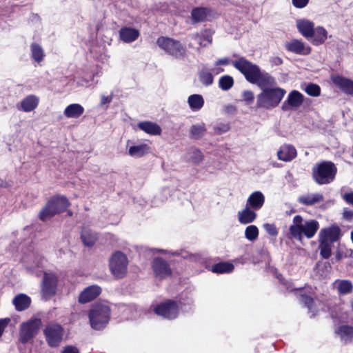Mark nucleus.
Listing matches in <instances>:
<instances>
[{"mask_svg": "<svg viewBox=\"0 0 353 353\" xmlns=\"http://www.w3.org/2000/svg\"><path fill=\"white\" fill-rule=\"evenodd\" d=\"M340 228L338 226H331L322 229L319 232V240L333 243L339 239Z\"/></svg>", "mask_w": 353, "mask_h": 353, "instance_id": "2eb2a0df", "label": "nucleus"}, {"mask_svg": "<svg viewBox=\"0 0 353 353\" xmlns=\"http://www.w3.org/2000/svg\"><path fill=\"white\" fill-rule=\"evenodd\" d=\"M286 91L279 87L264 88L257 95L256 108L271 110L276 108L285 96Z\"/></svg>", "mask_w": 353, "mask_h": 353, "instance_id": "f03ea898", "label": "nucleus"}, {"mask_svg": "<svg viewBox=\"0 0 353 353\" xmlns=\"http://www.w3.org/2000/svg\"><path fill=\"white\" fill-rule=\"evenodd\" d=\"M138 128L150 135H160L161 127L156 123L151 121H142L138 123Z\"/></svg>", "mask_w": 353, "mask_h": 353, "instance_id": "cd10ccee", "label": "nucleus"}, {"mask_svg": "<svg viewBox=\"0 0 353 353\" xmlns=\"http://www.w3.org/2000/svg\"><path fill=\"white\" fill-rule=\"evenodd\" d=\"M342 197L346 203L353 205V192L345 193Z\"/></svg>", "mask_w": 353, "mask_h": 353, "instance_id": "5fc2aeb1", "label": "nucleus"}, {"mask_svg": "<svg viewBox=\"0 0 353 353\" xmlns=\"http://www.w3.org/2000/svg\"><path fill=\"white\" fill-rule=\"evenodd\" d=\"M152 267L155 276L159 279H163L171 275L172 271L169 264L161 258H155Z\"/></svg>", "mask_w": 353, "mask_h": 353, "instance_id": "ddd939ff", "label": "nucleus"}, {"mask_svg": "<svg viewBox=\"0 0 353 353\" xmlns=\"http://www.w3.org/2000/svg\"><path fill=\"white\" fill-rule=\"evenodd\" d=\"M285 48L289 52L299 55H307L311 52L310 46L299 39H292L286 42Z\"/></svg>", "mask_w": 353, "mask_h": 353, "instance_id": "4468645a", "label": "nucleus"}, {"mask_svg": "<svg viewBox=\"0 0 353 353\" xmlns=\"http://www.w3.org/2000/svg\"><path fill=\"white\" fill-rule=\"evenodd\" d=\"M154 312L165 319H173L179 314V306L176 301L168 300L157 305Z\"/></svg>", "mask_w": 353, "mask_h": 353, "instance_id": "9b49d317", "label": "nucleus"}, {"mask_svg": "<svg viewBox=\"0 0 353 353\" xmlns=\"http://www.w3.org/2000/svg\"><path fill=\"white\" fill-rule=\"evenodd\" d=\"M270 61L274 65H279L283 63L282 59L279 57H272Z\"/></svg>", "mask_w": 353, "mask_h": 353, "instance_id": "680f3d73", "label": "nucleus"}, {"mask_svg": "<svg viewBox=\"0 0 353 353\" xmlns=\"http://www.w3.org/2000/svg\"><path fill=\"white\" fill-rule=\"evenodd\" d=\"M234 84V79L229 75H224L219 79V88L223 90H230Z\"/></svg>", "mask_w": 353, "mask_h": 353, "instance_id": "a18cd8bd", "label": "nucleus"}, {"mask_svg": "<svg viewBox=\"0 0 353 353\" xmlns=\"http://www.w3.org/2000/svg\"><path fill=\"white\" fill-rule=\"evenodd\" d=\"M189 46H190V48H192V45L191 43H190V44H189Z\"/></svg>", "mask_w": 353, "mask_h": 353, "instance_id": "338daca9", "label": "nucleus"}, {"mask_svg": "<svg viewBox=\"0 0 353 353\" xmlns=\"http://www.w3.org/2000/svg\"><path fill=\"white\" fill-rule=\"evenodd\" d=\"M333 83L344 92L353 95V81L341 76H334Z\"/></svg>", "mask_w": 353, "mask_h": 353, "instance_id": "a878e982", "label": "nucleus"}, {"mask_svg": "<svg viewBox=\"0 0 353 353\" xmlns=\"http://www.w3.org/2000/svg\"><path fill=\"white\" fill-rule=\"evenodd\" d=\"M205 132L206 128L203 123L193 125L190 128V137L193 139H199L203 137Z\"/></svg>", "mask_w": 353, "mask_h": 353, "instance_id": "e433bc0d", "label": "nucleus"}, {"mask_svg": "<svg viewBox=\"0 0 353 353\" xmlns=\"http://www.w3.org/2000/svg\"><path fill=\"white\" fill-rule=\"evenodd\" d=\"M41 326V321L39 318H31L22 323L19 327V341L23 344L27 343L34 338Z\"/></svg>", "mask_w": 353, "mask_h": 353, "instance_id": "0eeeda50", "label": "nucleus"}, {"mask_svg": "<svg viewBox=\"0 0 353 353\" xmlns=\"http://www.w3.org/2000/svg\"><path fill=\"white\" fill-rule=\"evenodd\" d=\"M31 57L37 63L43 60L45 57L44 51L41 46L33 43L30 46Z\"/></svg>", "mask_w": 353, "mask_h": 353, "instance_id": "58836bf2", "label": "nucleus"}, {"mask_svg": "<svg viewBox=\"0 0 353 353\" xmlns=\"http://www.w3.org/2000/svg\"><path fill=\"white\" fill-rule=\"evenodd\" d=\"M343 216L347 221H351L353 219V211L345 208L343 213Z\"/></svg>", "mask_w": 353, "mask_h": 353, "instance_id": "4d7b16f0", "label": "nucleus"}, {"mask_svg": "<svg viewBox=\"0 0 353 353\" xmlns=\"http://www.w3.org/2000/svg\"><path fill=\"white\" fill-rule=\"evenodd\" d=\"M263 228L265 232L272 236H276L278 235V230L274 223H264Z\"/></svg>", "mask_w": 353, "mask_h": 353, "instance_id": "09e8293b", "label": "nucleus"}, {"mask_svg": "<svg viewBox=\"0 0 353 353\" xmlns=\"http://www.w3.org/2000/svg\"><path fill=\"white\" fill-rule=\"evenodd\" d=\"M23 261H24V263H26L27 268H30V269L39 266V263H40V261L37 259H36V261H34L33 264H29V263H30L29 257H26L23 259Z\"/></svg>", "mask_w": 353, "mask_h": 353, "instance_id": "6e6d98bb", "label": "nucleus"}, {"mask_svg": "<svg viewBox=\"0 0 353 353\" xmlns=\"http://www.w3.org/2000/svg\"><path fill=\"white\" fill-rule=\"evenodd\" d=\"M10 319L9 318L1 319H0V336L3 333L6 327L8 325Z\"/></svg>", "mask_w": 353, "mask_h": 353, "instance_id": "864d4df0", "label": "nucleus"}, {"mask_svg": "<svg viewBox=\"0 0 353 353\" xmlns=\"http://www.w3.org/2000/svg\"><path fill=\"white\" fill-rule=\"evenodd\" d=\"M264 203L265 196L261 191L253 192L246 201V205L255 210H260Z\"/></svg>", "mask_w": 353, "mask_h": 353, "instance_id": "412c9836", "label": "nucleus"}, {"mask_svg": "<svg viewBox=\"0 0 353 353\" xmlns=\"http://www.w3.org/2000/svg\"><path fill=\"white\" fill-rule=\"evenodd\" d=\"M319 228L317 221L309 220L303 222L301 216L296 215L289 229L290 238L301 241L304 235L307 239H311L315 235Z\"/></svg>", "mask_w": 353, "mask_h": 353, "instance_id": "f257e3e1", "label": "nucleus"}, {"mask_svg": "<svg viewBox=\"0 0 353 353\" xmlns=\"http://www.w3.org/2000/svg\"><path fill=\"white\" fill-rule=\"evenodd\" d=\"M12 303L17 311H23L29 307L31 299L25 294H19L12 299Z\"/></svg>", "mask_w": 353, "mask_h": 353, "instance_id": "c85d7f7f", "label": "nucleus"}, {"mask_svg": "<svg viewBox=\"0 0 353 353\" xmlns=\"http://www.w3.org/2000/svg\"><path fill=\"white\" fill-rule=\"evenodd\" d=\"M351 240L353 243V230L351 232Z\"/></svg>", "mask_w": 353, "mask_h": 353, "instance_id": "0e129e2a", "label": "nucleus"}, {"mask_svg": "<svg viewBox=\"0 0 353 353\" xmlns=\"http://www.w3.org/2000/svg\"><path fill=\"white\" fill-rule=\"evenodd\" d=\"M199 77L200 81L205 86H209L212 84L214 78L212 72L202 70L199 73Z\"/></svg>", "mask_w": 353, "mask_h": 353, "instance_id": "c03bdc74", "label": "nucleus"}, {"mask_svg": "<svg viewBox=\"0 0 353 353\" xmlns=\"http://www.w3.org/2000/svg\"><path fill=\"white\" fill-rule=\"evenodd\" d=\"M128 259L120 251L113 252L109 259V268L111 274L117 279L123 278L128 272Z\"/></svg>", "mask_w": 353, "mask_h": 353, "instance_id": "423d86ee", "label": "nucleus"}, {"mask_svg": "<svg viewBox=\"0 0 353 353\" xmlns=\"http://www.w3.org/2000/svg\"><path fill=\"white\" fill-rule=\"evenodd\" d=\"M336 172V167L333 163L323 161L313 168L312 175L316 183L324 185L331 183L334 179Z\"/></svg>", "mask_w": 353, "mask_h": 353, "instance_id": "39448f33", "label": "nucleus"}, {"mask_svg": "<svg viewBox=\"0 0 353 353\" xmlns=\"http://www.w3.org/2000/svg\"><path fill=\"white\" fill-rule=\"evenodd\" d=\"M237 215L239 223L243 225L254 222L257 217L255 210H252V208L247 205H245L244 209L239 211Z\"/></svg>", "mask_w": 353, "mask_h": 353, "instance_id": "393cba45", "label": "nucleus"}, {"mask_svg": "<svg viewBox=\"0 0 353 353\" xmlns=\"http://www.w3.org/2000/svg\"><path fill=\"white\" fill-rule=\"evenodd\" d=\"M230 129L228 124H220L214 128V130L218 134H222L228 132Z\"/></svg>", "mask_w": 353, "mask_h": 353, "instance_id": "3c124183", "label": "nucleus"}, {"mask_svg": "<svg viewBox=\"0 0 353 353\" xmlns=\"http://www.w3.org/2000/svg\"><path fill=\"white\" fill-rule=\"evenodd\" d=\"M81 237L83 244L88 247H92L97 239L96 234L88 230H83Z\"/></svg>", "mask_w": 353, "mask_h": 353, "instance_id": "ea45409f", "label": "nucleus"}, {"mask_svg": "<svg viewBox=\"0 0 353 353\" xmlns=\"http://www.w3.org/2000/svg\"><path fill=\"white\" fill-rule=\"evenodd\" d=\"M188 103L192 110L198 111L203 106L204 99L201 95L194 94L188 97Z\"/></svg>", "mask_w": 353, "mask_h": 353, "instance_id": "72a5a7b5", "label": "nucleus"}, {"mask_svg": "<svg viewBox=\"0 0 353 353\" xmlns=\"http://www.w3.org/2000/svg\"><path fill=\"white\" fill-rule=\"evenodd\" d=\"M70 205L67 198L63 196L57 195L52 196L41 210L39 218L42 221L48 220L53 216L64 212Z\"/></svg>", "mask_w": 353, "mask_h": 353, "instance_id": "20e7f679", "label": "nucleus"}, {"mask_svg": "<svg viewBox=\"0 0 353 353\" xmlns=\"http://www.w3.org/2000/svg\"><path fill=\"white\" fill-rule=\"evenodd\" d=\"M332 285L341 295L350 294L353 290L352 283L348 280L337 279L333 283Z\"/></svg>", "mask_w": 353, "mask_h": 353, "instance_id": "2f4dec72", "label": "nucleus"}, {"mask_svg": "<svg viewBox=\"0 0 353 353\" xmlns=\"http://www.w3.org/2000/svg\"><path fill=\"white\" fill-rule=\"evenodd\" d=\"M131 141H127L128 154L133 158H141L150 152V148L146 143L130 145Z\"/></svg>", "mask_w": 353, "mask_h": 353, "instance_id": "6ab92c4d", "label": "nucleus"}, {"mask_svg": "<svg viewBox=\"0 0 353 353\" xmlns=\"http://www.w3.org/2000/svg\"><path fill=\"white\" fill-rule=\"evenodd\" d=\"M101 292L98 285H91L86 288L79 295V301L81 303H88L97 298Z\"/></svg>", "mask_w": 353, "mask_h": 353, "instance_id": "4be33fe9", "label": "nucleus"}, {"mask_svg": "<svg viewBox=\"0 0 353 353\" xmlns=\"http://www.w3.org/2000/svg\"><path fill=\"white\" fill-rule=\"evenodd\" d=\"M57 281V277L54 274H44L41 289L44 299H48L56 294Z\"/></svg>", "mask_w": 353, "mask_h": 353, "instance_id": "f8f14e48", "label": "nucleus"}, {"mask_svg": "<svg viewBox=\"0 0 353 353\" xmlns=\"http://www.w3.org/2000/svg\"><path fill=\"white\" fill-rule=\"evenodd\" d=\"M243 99L250 104L253 102L254 97L253 92L250 90H245L242 94Z\"/></svg>", "mask_w": 353, "mask_h": 353, "instance_id": "8fccbe9b", "label": "nucleus"}, {"mask_svg": "<svg viewBox=\"0 0 353 353\" xmlns=\"http://www.w3.org/2000/svg\"><path fill=\"white\" fill-rule=\"evenodd\" d=\"M304 90L308 95L312 97H318L320 95L321 92L320 87L318 85L314 83L308 84Z\"/></svg>", "mask_w": 353, "mask_h": 353, "instance_id": "49530a36", "label": "nucleus"}, {"mask_svg": "<svg viewBox=\"0 0 353 353\" xmlns=\"http://www.w3.org/2000/svg\"><path fill=\"white\" fill-rule=\"evenodd\" d=\"M38 104L39 98L34 95H29L18 103L17 105V108L19 110L28 112L34 110L37 107Z\"/></svg>", "mask_w": 353, "mask_h": 353, "instance_id": "b1692460", "label": "nucleus"}, {"mask_svg": "<svg viewBox=\"0 0 353 353\" xmlns=\"http://www.w3.org/2000/svg\"><path fill=\"white\" fill-rule=\"evenodd\" d=\"M292 2L294 7L303 8L307 5L309 0H292Z\"/></svg>", "mask_w": 353, "mask_h": 353, "instance_id": "603ef678", "label": "nucleus"}, {"mask_svg": "<svg viewBox=\"0 0 353 353\" xmlns=\"http://www.w3.org/2000/svg\"><path fill=\"white\" fill-rule=\"evenodd\" d=\"M157 45L169 54L181 57L185 54V48L180 41L171 38L161 37L157 41Z\"/></svg>", "mask_w": 353, "mask_h": 353, "instance_id": "1a4fd4ad", "label": "nucleus"}, {"mask_svg": "<svg viewBox=\"0 0 353 353\" xmlns=\"http://www.w3.org/2000/svg\"><path fill=\"white\" fill-rule=\"evenodd\" d=\"M84 112L83 107L79 103H72L68 105L63 112L67 118L77 119Z\"/></svg>", "mask_w": 353, "mask_h": 353, "instance_id": "7c9ffc66", "label": "nucleus"}, {"mask_svg": "<svg viewBox=\"0 0 353 353\" xmlns=\"http://www.w3.org/2000/svg\"><path fill=\"white\" fill-rule=\"evenodd\" d=\"M191 38L196 41L200 46H206L212 43V32L209 30H202L191 36Z\"/></svg>", "mask_w": 353, "mask_h": 353, "instance_id": "c756f323", "label": "nucleus"}, {"mask_svg": "<svg viewBox=\"0 0 353 353\" xmlns=\"http://www.w3.org/2000/svg\"><path fill=\"white\" fill-rule=\"evenodd\" d=\"M312 37H314V39L312 41V43L314 45L322 44L327 38V32L324 28L319 26L316 29H314V34Z\"/></svg>", "mask_w": 353, "mask_h": 353, "instance_id": "f704fd0d", "label": "nucleus"}, {"mask_svg": "<svg viewBox=\"0 0 353 353\" xmlns=\"http://www.w3.org/2000/svg\"><path fill=\"white\" fill-rule=\"evenodd\" d=\"M296 27L301 34L307 39L312 38L314 24L308 19H301L296 20Z\"/></svg>", "mask_w": 353, "mask_h": 353, "instance_id": "aec40b11", "label": "nucleus"}, {"mask_svg": "<svg viewBox=\"0 0 353 353\" xmlns=\"http://www.w3.org/2000/svg\"><path fill=\"white\" fill-rule=\"evenodd\" d=\"M351 307H352V309L353 310V300L352 301V303H351Z\"/></svg>", "mask_w": 353, "mask_h": 353, "instance_id": "69168bd1", "label": "nucleus"}, {"mask_svg": "<svg viewBox=\"0 0 353 353\" xmlns=\"http://www.w3.org/2000/svg\"><path fill=\"white\" fill-rule=\"evenodd\" d=\"M112 101V97L111 96H105V95H102L101 97V105H106V104H108L111 102Z\"/></svg>", "mask_w": 353, "mask_h": 353, "instance_id": "052dcab7", "label": "nucleus"}, {"mask_svg": "<svg viewBox=\"0 0 353 353\" xmlns=\"http://www.w3.org/2000/svg\"><path fill=\"white\" fill-rule=\"evenodd\" d=\"M332 243L319 240L320 254L324 259H328L332 254Z\"/></svg>", "mask_w": 353, "mask_h": 353, "instance_id": "37998d69", "label": "nucleus"}, {"mask_svg": "<svg viewBox=\"0 0 353 353\" xmlns=\"http://www.w3.org/2000/svg\"><path fill=\"white\" fill-rule=\"evenodd\" d=\"M259 231L254 225H250L245 230V237L250 241H254L257 239Z\"/></svg>", "mask_w": 353, "mask_h": 353, "instance_id": "79ce46f5", "label": "nucleus"}, {"mask_svg": "<svg viewBox=\"0 0 353 353\" xmlns=\"http://www.w3.org/2000/svg\"><path fill=\"white\" fill-rule=\"evenodd\" d=\"M303 102V95L297 90H292L288 96L287 99L284 101L282 108L287 110L286 105L292 108L299 107Z\"/></svg>", "mask_w": 353, "mask_h": 353, "instance_id": "5701e85b", "label": "nucleus"}, {"mask_svg": "<svg viewBox=\"0 0 353 353\" xmlns=\"http://www.w3.org/2000/svg\"><path fill=\"white\" fill-rule=\"evenodd\" d=\"M212 72L215 74H218L222 72H223V69L219 68V66H216L214 68L212 69Z\"/></svg>", "mask_w": 353, "mask_h": 353, "instance_id": "e2e57ef3", "label": "nucleus"}, {"mask_svg": "<svg viewBox=\"0 0 353 353\" xmlns=\"http://www.w3.org/2000/svg\"><path fill=\"white\" fill-rule=\"evenodd\" d=\"M336 333L344 343H347L353 340L352 326L341 325L336 330Z\"/></svg>", "mask_w": 353, "mask_h": 353, "instance_id": "473e14b6", "label": "nucleus"}, {"mask_svg": "<svg viewBox=\"0 0 353 353\" xmlns=\"http://www.w3.org/2000/svg\"><path fill=\"white\" fill-rule=\"evenodd\" d=\"M233 66L240 71L248 81L252 83L259 71L261 70L259 67L248 61L244 57H240L238 59L232 61Z\"/></svg>", "mask_w": 353, "mask_h": 353, "instance_id": "6e6552de", "label": "nucleus"}, {"mask_svg": "<svg viewBox=\"0 0 353 353\" xmlns=\"http://www.w3.org/2000/svg\"><path fill=\"white\" fill-rule=\"evenodd\" d=\"M301 301L308 307L309 310L314 313L315 309L313 307V305H316L317 301H314L312 298L308 296L302 295L301 296Z\"/></svg>", "mask_w": 353, "mask_h": 353, "instance_id": "de8ad7c7", "label": "nucleus"}, {"mask_svg": "<svg viewBox=\"0 0 353 353\" xmlns=\"http://www.w3.org/2000/svg\"><path fill=\"white\" fill-rule=\"evenodd\" d=\"M61 353H79V350L74 346H66Z\"/></svg>", "mask_w": 353, "mask_h": 353, "instance_id": "13d9d810", "label": "nucleus"}, {"mask_svg": "<svg viewBox=\"0 0 353 353\" xmlns=\"http://www.w3.org/2000/svg\"><path fill=\"white\" fill-rule=\"evenodd\" d=\"M297 156L295 147L291 144L282 145L277 151V157L280 161L290 162Z\"/></svg>", "mask_w": 353, "mask_h": 353, "instance_id": "dca6fc26", "label": "nucleus"}, {"mask_svg": "<svg viewBox=\"0 0 353 353\" xmlns=\"http://www.w3.org/2000/svg\"><path fill=\"white\" fill-rule=\"evenodd\" d=\"M230 63V59L228 58H222L219 60H217L215 63L216 66L219 65H227Z\"/></svg>", "mask_w": 353, "mask_h": 353, "instance_id": "bf43d9fd", "label": "nucleus"}, {"mask_svg": "<svg viewBox=\"0 0 353 353\" xmlns=\"http://www.w3.org/2000/svg\"><path fill=\"white\" fill-rule=\"evenodd\" d=\"M43 333L48 345L51 347H57L62 341L63 329L58 323H50L46 327Z\"/></svg>", "mask_w": 353, "mask_h": 353, "instance_id": "9d476101", "label": "nucleus"}, {"mask_svg": "<svg viewBox=\"0 0 353 353\" xmlns=\"http://www.w3.org/2000/svg\"><path fill=\"white\" fill-rule=\"evenodd\" d=\"M297 200L302 205L311 206L323 201L324 197L319 192H307L300 195Z\"/></svg>", "mask_w": 353, "mask_h": 353, "instance_id": "a211bd4d", "label": "nucleus"}, {"mask_svg": "<svg viewBox=\"0 0 353 353\" xmlns=\"http://www.w3.org/2000/svg\"><path fill=\"white\" fill-rule=\"evenodd\" d=\"M186 159L194 164H199L203 161L204 156L201 150L192 148L188 150L186 154Z\"/></svg>", "mask_w": 353, "mask_h": 353, "instance_id": "c9c22d12", "label": "nucleus"}, {"mask_svg": "<svg viewBox=\"0 0 353 353\" xmlns=\"http://www.w3.org/2000/svg\"><path fill=\"white\" fill-rule=\"evenodd\" d=\"M209 15V10L205 8H196L192 11V19L194 23L205 20Z\"/></svg>", "mask_w": 353, "mask_h": 353, "instance_id": "4c0bfd02", "label": "nucleus"}, {"mask_svg": "<svg viewBox=\"0 0 353 353\" xmlns=\"http://www.w3.org/2000/svg\"><path fill=\"white\" fill-rule=\"evenodd\" d=\"M256 84L262 90L264 88L275 87L276 84L275 79L266 72L260 70L256 77L255 81L252 83Z\"/></svg>", "mask_w": 353, "mask_h": 353, "instance_id": "f3484780", "label": "nucleus"}, {"mask_svg": "<svg viewBox=\"0 0 353 353\" xmlns=\"http://www.w3.org/2000/svg\"><path fill=\"white\" fill-rule=\"evenodd\" d=\"M110 318V308L106 303H99L92 305L89 313L91 327L101 330L108 323Z\"/></svg>", "mask_w": 353, "mask_h": 353, "instance_id": "7ed1b4c3", "label": "nucleus"}, {"mask_svg": "<svg viewBox=\"0 0 353 353\" xmlns=\"http://www.w3.org/2000/svg\"><path fill=\"white\" fill-rule=\"evenodd\" d=\"M139 36V32L132 28L124 27L119 31V38L124 43H132Z\"/></svg>", "mask_w": 353, "mask_h": 353, "instance_id": "bb28decb", "label": "nucleus"}, {"mask_svg": "<svg viewBox=\"0 0 353 353\" xmlns=\"http://www.w3.org/2000/svg\"><path fill=\"white\" fill-rule=\"evenodd\" d=\"M234 270V265L230 263H219L212 266V271L216 273H228Z\"/></svg>", "mask_w": 353, "mask_h": 353, "instance_id": "a19ab883", "label": "nucleus"}]
</instances>
